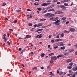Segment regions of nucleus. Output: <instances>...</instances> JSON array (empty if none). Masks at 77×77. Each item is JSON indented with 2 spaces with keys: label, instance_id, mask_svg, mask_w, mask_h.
I'll list each match as a JSON object with an SVG mask.
<instances>
[{
  "label": "nucleus",
  "instance_id": "4d7b16f0",
  "mask_svg": "<svg viewBox=\"0 0 77 77\" xmlns=\"http://www.w3.org/2000/svg\"><path fill=\"white\" fill-rule=\"evenodd\" d=\"M34 26L35 27H37V25L35 24V25H34Z\"/></svg>",
  "mask_w": 77,
  "mask_h": 77
},
{
  "label": "nucleus",
  "instance_id": "c03bdc74",
  "mask_svg": "<svg viewBox=\"0 0 77 77\" xmlns=\"http://www.w3.org/2000/svg\"><path fill=\"white\" fill-rule=\"evenodd\" d=\"M17 12H21V10H18L17 11Z\"/></svg>",
  "mask_w": 77,
  "mask_h": 77
},
{
  "label": "nucleus",
  "instance_id": "72a5a7b5",
  "mask_svg": "<svg viewBox=\"0 0 77 77\" xmlns=\"http://www.w3.org/2000/svg\"><path fill=\"white\" fill-rule=\"evenodd\" d=\"M72 69L73 71H76L75 67H73L72 68Z\"/></svg>",
  "mask_w": 77,
  "mask_h": 77
},
{
  "label": "nucleus",
  "instance_id": "e2e57ef3",
  "mask_svg": "<svg viewBox=\"0 0 77 77\" xmlns=\"http://www.w3.org/2000/svg\"><path fill=\"white\" fill-rule=\"evenodd\" d=\"M57 74H59L60 73H59V71L57 70Z\"/></svg>",
  "mask_w": 77,
  "mask_h": 77
},
{
  "label": "nucleus",
  "instance_id": "bf43d9fd",
  "mask_svg": "<svg viewBox=\"0 0 77 77\" xmlns=\"http://www.w3.org/2000/svg\"><path fill=\"white\" fill-rule=\"evenodd\" d=\"M51 42H54V40H51Z\"/></svg>",
  "mask_w": 77,
  "mask_h": 77
},
{
  "label": "nucleus",
  "instance_id": "9b49d317",
  "mask_svg": "<svg viewBox=\"0 0 77 77\" xmlns=\"http://www.w3.org/2000/svg\"><path fill=\"white\" fill-rule=\"evenodd\" d=\"M67 62H71L72 61V59H69L66 60Z\"/></svg>",
  "mask_w": 77,
  "mask_h": 77
},
{
  "label": "nucleus",
  "instance_id": "37998d69",
  "mask_svg": "<svg viewBox=\"0 0 77 77\" xmlns=\"http://www.w3.org/2000/svg\"><path fill=\"white\" fill-rule=\"evenodd\" d=\"M61 37H63L64 36V33H62L61 35Z\"/></svg>",
  "mask_w": 77,
  "mask_h": 77
},
{
  "label": "nucleus",
  "instance_id": "393cba45",
  "mask_svg": "<svg viewBox=\"0 0 77 77\" xmlns=\"http://www.w3.org/2000/svg\"><path fill=\"white\" fill-rule=\"evenodd\" d=\"M72 74H73V72H72V73L71 74H69L67 75V76H71V75H72Z\"/></svg>",
  "mask_w": 77,
  "mask_h": 77
},
{
  "label": "nucleus",
  "instance_id": "6e6552de",
  "mask_svg": "<svg viewBox=\"0 0 77 77\" xmlns=\"http://www.w3.org/2000/svg\"><path fill=\"white\" fill-rule=\"evenodd\" d=\"M64 45H65V44H63V42H60V45H59V46L60 47H62V46H64Z\"/></svg>",
  "mask_w": 77,
  "mask_h": 77
},
{
  "label": "nucleus",
  "instance_id": "338daca9",
  "mask_svg": "<svg viewBox=\"0 0 77 77\" xmlns=\"http://www.w3.org/2000/svg\"><path fill=\"white\" fill-rule=\"evenodd\" d=\"M53 63V60H51L50 61V63Z\"/></svg>",
  "mask_w": 77,
  "mask_h": 77
},
{
  "label": "nucleus",
  "instance_id": "b1692460",
  "mask_svg": "<svg viewBox=\"0 0 77 77\" xmlns=\"http://www.w3.org/2000/svg\"><path fill=\"white\" fill-rule=\"evenodd\" d=\"M44 56H45V54L43 53L41 54V57H44Z\"/></svg>",
  "mask_w": 77,
  "mask_h": 77
},
{
  "label": "nucleus",
  "instance_id": "1a4fd4ad",
  "mask_svg": "<svg viewBox=\"0 0 77 77\" xmlns=\"http://www.w3.org/2000/svg\"><path fill=\"white\" fill-rule=\"evenodd\" d=\"M41 6H47V3H44L41 4Z\"/></svg>",
  "mask_w": 77,
  "mask_h": 77
},
{
  "label": "nucleus",
  "instance_id": "5701e85b",
  "mask_svg": "<svg viewBox=\"0 0 77 77\" xmlns=\"http://www.w3.org/2000/svg\"><path fill=\"white\" fill-rule=\"evenodd\" d=\"M42 35V34L38 35L36 36L35 37V39H38V38H39V36L40 35Z\"/></svg>",
  "mask_w": 77,
  "mask_h": 77
},
{
  "label": "nucleus",
  "instance_id": "c9c22d12",
  "mask_svg": "<svg viewBox=\"0 0 77 77\" xmlns=\"http://www.w3.org/2000/svg\"><path fill=\"white\" fill-rule=\"evenodd\" d=\"M67 68L68 69H71V68H72V66H69L67 67Z\"/></svg>",
  "mask_w": 77,
  "mask_h": 77
},
{
  "label": "nucleus",
  "instance_id": "603ef678",
  "mask_svg": "<svg viewBox=\"0 0 77 77\" xmlns=\"http://www.w3.org/2000/svg\"><path fill=\"white\" fill-rule=\"evenodd\" d=\"M51 6H52V7H54V6H55V5H54V4H52Z\"/></svg>",
  "mask_w": 77,
  "mask_h": 77
},
{
  "label": "nucleus",
  "instance_id": "69168bd1",
  "mask_svg": "<svg viewBox=\"0 0 77 77\" xmlns=\"http://www.w3.org/2000/svg\"><path fill=\"white\" fill-rule=\"evenodd\" d=\"M47 12V10H46L44 11V13H45Z\"/></svg>",
  "mask_w": 77,
  "mask_h": 77
},
{
  "label": "nucleus",
  "instance_id": "aec40b11",
  "mask_svg": "<svg viewBox=\"0 0 77 77\" xmlns=\"http://www.w3.org/2000/svg\"><path fill=\"white\" fill-rule=\"evenodd\" d=\"M54 53H50L49 54V56L50 57L51 56H54Z\"/></svg>",
  "mask_w": 77,
  "mask_h": 77
},
{
  "label": "nucleus",
  "instance_id": "0e129e2a",
  "mask_svg": "<svg viewBox=\"0 0 77 77\" xmlns=\"http://www.w3.org/2000/svg\"><path fill=\"white\" fill-rule=\"evenodd\" d=\"M51 38V35H50L49 36V38Z\"/></svg>",
  "mask_w": 77,
  "mask_h": 77
},
{
  "label": "nucleus",
  "instance_id": "f03ea898",
  "mask_svg": "<svg viewBox=\"0 0 77 77\" xmlns=\"http://www.w3.org/2000/svg\"><path fill=\"white\" fill-rule=\"evenodd\" d=\"M51 60H54V61H55V60H57V57L56 56L51 57Z\"/></svg>",
  "mask_w": 77,
  "mask_h": 77
},
{
  "label": "nucleus",
  "instance_id": "4be33fe9",
  "mask_svg": "<svg viewBox=\"0 0 77 77\" xmlns=\"http://www.w3.org/2000/svg\"><path fill=\"white\" fill-rule=\"evenodd\" d=\"M3 39H4V41L5 42H6V41H7V39L6 38H5V37L3 38Z\"/></svg>",
  "mask_w": 77,
  "mask_h": 77
},
{
  "label": "nucleus",
  "instance_id": "774afa93",
  "mask_svg": "<svg viewBox=\"0 0 77 77\" xmlns=\"http://www.w3.org/2000/svg\"><path fill=\"white\" fill-rule=\"evenodd\" d=\"M75 55H77V51L75 52Z\"/></svg>",
  "mask_w": 77,
  "mask_h": 77
},
{
  "label": "nucleus",
  "instance_id": "13d9d810",
  "mask_svg": "<svg viewBox=\"0 0 77 77\" xmlns=\"http://www.w3.org/2000/svg\"><path fill=\"white\" fill-rule=\"evenodd\" d=\"M73 12H75V11H76V12H77V11H76V9H75L73 10Z\"/></svg>",
  "mask_w": 77,
  "mask_h": 77
},
{
  "label": "nucleus",
  "instance_id": "58836bf2",
  "mask_svg": "<svg viewBox=\"0 0 77 77\" xmlns=\"http://www.w3.org/2000/svg\"><path fill=\"white\" fill-rule=\"evenodd\" d=\"M64 5L65 6H68V5L67 3H64Z\"/></svg>",
  "mask_w": 77,
  "mask_h": 77
},
{
  "label": "nucleus",
  "instance_id": "7c9ffc66",
  "mask_svg": "<svg viewBox=\"0 0 77 77\" xmlns=\"http://www.w3.org/2000/svg\"><path fill=\"white\" fill-rule=\"evenodd\" d=\"M74 51V49H72V50H70L69 51V52L72 53V52H73V51Z\"/></svg>",
  "mask_w": 77,
  "mask_h": 77
},
{
  "label": "nucleus",
  "instance_id": "f704fd0d",
  "mask_svg": "<svg viewBox=\"0 0 77 77\" xmlns=\"http://www.w3.org/2000/svg\"><path fill=\"white\" fill-rule=\"evenodd\" d=\"M69 65L70 66H72L73 65V63L72 62L70 63L69 64Z\"/></svg>",
  "mask_w": 77,
  "mask_h": 77
},
{
  "label": "nucleus",
  "instance_id": "de8ad7c7",
  "mask_svg": "<svg viewBox=\"0 0 77 77\" xmlns=\"http://www.w3.org/2000/svg\"><path fill=\"white\" fill-rule=\"evenodd\" d=\"M5 5H6V3H4L3 4L2 6H5Z\"/></svg>",
  "mask_w": 77,
  "mask_h": 77
},
{
  "label": "nucleus",
  "instance_id": "5fc2aeb1",
  "mask_svg": "<svg viewBox=\"0 0 77 77\" xmlns=\"http://www.w3.org/2000/svg\"><path fill=\"white\" fill-rule=\"evenodd\" d=\"M67 51H68V50H65L64 53H68L67 52Z\"/></svg>",
  "mask_w": 77,
  "mask_h": 77
},
{
  "label": "nucleus",
  "instance_id": "6e6d98bb",
  "mask_svg": "<svg viewBox=\"0 0 77 77\" xmlns=\"http://www.w3.org/2000/svg\"><path fill=\"white\" fill-rule=\"evenodd\" d=\"M53 3H56V0H54L52 1Z\"/></svg>",
  "mask_w": 77,
  "mask_h": 77
},
{
  "label": "nucleus",
  "instance_id": "a211bd4d",
  "mask_svg": "<svg viewBox=\"0 0 77 77\" xmlns=\"http://www.w3.org/2000/svg\"><path fill=\"white\" fill-rule=\"evenodd\" d=\"M63 56V55H60L57 56V57L58 59L60 57H62Z\"/></svg>",
  "mask_w": 77,
  "mask_h": 77
},
{
  "label": "nucleus",
  "instance_id": "79ce46f5",
  "mask_svg": "<svg viewBox=\"0 0 77 77\" xmlns=\"http://www.w3.org/2000/svg\"><path fill=\"white\" fill-rule=\"evenodd\" d=\"M24 51H25V49H24L22 51L21 53V54H22L23 53V52H24Z\"/></svg>",
  "mask_w": 77,
  "mask_h": 77
},
{
  "label": "nucleus",
  "instance_id": "8fccbe9b",
  "mask_svg": "<svg viewBox=\"0 0 77 77\" xmlns=\"http://www.w3.org/2000/svg\"><path fill=\"white\" fill-rule=\"evenodd\" d=\"M37 69L36 67H34L33 68V69Z\"/></svg>",
  "mask_w": 77,
  "mask_h": 77
},
{
  "label": "nucleus",
  "instance_id": "2eb2a0df",
  "mask_svg": "<svg viewBox=\"0 0 77 77\" xmlns=\"http://www.w3.org/2000/svg\"><path fill=\"white\" fill-rule=\"evenodd\" d=\"M42 23H39L37 25V27H41V26H42Z\"/></svg>",
  "mask_w": 77,
  "mask_h": 77
},
{
  "label": "nucleus",
  "instance_id": "39448f33",
  "mask_svg": "<svg viewBox=\"0 0 77 77\" xmlns=\"http://www.w3.org/2000/svg\"><path fill=\"white\" fill-rule=\"evenodd\" d=\"M66 73H67V72H60L59 73V75H65Z\"/></svg>",
  "mask_w": 77,
  "mask_h": 77
},
{
  "label": "nucleus",
  "instance_id": "864d4df0",
  "mask_svg": "<svg viewBox=\"0 0 77 77\" xmlns=\"http://www.w3.org/2000/svg\"><path fill=\"white\" fill-rule=\"evenodd\" d=\"M6 34H4L3 35V36L4 37V38H5V37H6Z\"/></svg>",
  "mask_w": 77,
  "mask_h": 77
},
{
  "label": "nucleus",
  "instance_id": "9d476101",
  "mask_svg": "<svg viewBox=\"0 0 77 77\" xmlns=\"http://www.w3.org/2000/svg\"><path fill=\"white\" fill-rule=\"evenodd\" d=\"M69 31H70V32H74L75 31V29H74V28H71L69 29Z\"/></svg>",
  "mask_w": 77,
  "mask_h": 77
},
{
  "label": "nucleus",
  "instance_id": "ea45409f",
  "mask_svg": "<svg viewBox=\"0 0 77 77\" xmlns=\"http://www.w3.org/2000/svg\"><path fill=\"white\" fill-rule=\"evenodd\" d=\"M37 9H38V11H41V10H42V9L41 8H37Z\"/></svg>",
  "mask_w": 77,
  "mask_h": 77
},
{
  "label": "nucleus",
  "instance_id": "7ed1b4c3",
  "mask_svg": "<svg viewBox=\"0 0 77 77\" xmlns=\"http://www.w3.org/2000/svg\"><path fill=\"white\" fill-rule=\"evenodd\" d=\"M58 8H61V9H66V7L65 6L63 5H61L59 6Z\"/></svg>",
  "mask_w": 77,
  "mask_h": 77
},
{
  "label": "nucleus",
  "instance_id": "49530a36",
  "mask_svg": "<svg viewBox=\"0 0 77 77\" xmlns=\"http://www.w3.org/2000/svg\"><path fill=\"white\" fill-rule=\"evenodd\" d=\"M42 35H39L38 36V38H42Z\"/></svg>",
  "mask_w": 77,
  "mask_h": 77
},
{
  "label": "nucleus",
  "instance_id": "0eeeda50",
  "mask_svg": "<svg viewBox=\"0 0 77 77\" xmlns=\"http://www.w3.org/2000/svg\"><path fill=\"white\" fill-rule=\"evenodd\" d=\"M69 1H70V0H63L61 1V2L62 3H63L66 2H69Z\"/></svg>",
  "mask_w": 77,
  "mask_h": 77
},
{
  "label": "nucleus",
  "instance_id": "4c0bfd02",
  "mask_svg": "<svg viewBox=\"0 0 77 77\" xmlns=\"http://www.w3.org/2000/svg\"><path fill=\"white\" fill-rule=\"evenodd\" d=\"M64 56H68V54H69V53H64Z\"/></svg>",
  "mask_w": 77,
  "mask_h": 77
},
{
  "label": "nucleus",
  "instance_id": "bb28decb",
  "mask_svg": "<svg viewBox=\"0 0 77 77\" xmlns=\"http://www.w3.org/2000/svg\"><path fill=\"white\" fill-rule=\"evenodd\" d=\"M31 26H32V24L31 23H29L28 24V26L30 27Z\"/></svg>",
  "mask_w": 77,
  "mask_h": 77
},
{
  "label": "nucleus",
  "instance_id": "2f4dec72",
  "mask_svg": "<svg viewBox=\"0 0 77 77\" xmlns=\"http://www.w3.org/2000/svg\"><path fill=\"white\" fill-rule=\"evenodd\" d=\"M47 69H51V68H50V66H48L47 67Z\"/></svg>",
  "mask_w": 77,
  "mask_h": 77
},
{
  "label": "nucleus",
  "instance_id": "a878e982",
  "mask_svg": "<svg viewBox=\"0 0 77 77\" xmlns=\"http://www.w3.org/2000/svg\"><path fill=\"white\" fill-rule=\"evenodd\" d=\"M61 20H66V17H63L62 19Z\"/></svg>",
  "mask_w": 77,
  "mask_h": 77
},
{
  "label": "nucleus",
  "instance_id": "dca6fc26",
  "mask_svg": "<svg viewBox=\"0 0 77 77\" xmlns=\"http://www.w3.org/2000/svg\"><path fill=\"white\" fill-rule=\"evenodd\" d=\"M47 19H42L40 20V21H46Z\"/></svg>",
  "mask_w": 77,
  "mask_h": 77
},
{
  "label": "nucleus",
  "instance_id": "f3484780",
  "mask_svg": "<svg viewBox=\"0 0 77 77\" xmlns=\"http://www.w3.org/2000/svg\"><path fill=\"white\" fill-rule=\"evenodd\" d=\"M50 74H49L50 75H52L53 76H54V73H53L52 72H50Z\"/></svg>",
  "mask_w": 77,
  "mask_h": 77
},
{
  "label": "nucleus",
  "instance_id": "ddd939ff",
  "mask_svg": "<svg viewBox=\"0 0 77 77\" xmlns=\"http://www.w3.org/2000/svg\"><path fill=\"white\" fill-rule=\"evenodd\" d=\"M59 17H55L54 19V20H52L53 21H57V20H58V18Z\"/></svg>",
  "mask_w": 77,
  "mask_h": 77
},
{
  "label": "nucleus",
  "instance_id": "f8f14e48",
  "mask_svg": "<svg viewBox=\"0 0 77 77\" xmlns=\"http://www.w3.org/2000/svg\"><path fill=\"white\" fill-rule=\"evenodd\" d=\"M48 12H50V11H55V9L54 8L49 9L48 11Z\"/></svg>",
  "mask_w": 77,
  "mask_h": 77
},
{
  "label": "nucleus",
  "instance_id": "6ab92c4d",
  "mask_svg": "<svg viewBox=\"0 0 77 77\" xmlns=\"http://www.w3.org/2000/svg\"><path fill=\"white\" fill-rule=\"evenodd\" d=\"M42 30H43V29H38V30L36 31L35 32H39V31H42Z\"/></svg>",
  "mask_w": 77,
  "mask_h": 77
},
{
  "label": "nucleus",
  "instance_id": "c756f323",
  "mask_svg": "<svg viewBox=\"0 0 77 77\" xmlns=\"http://www.w3.org/2000/svg\"><path fill=\"white\" fill-rule=\"evenodd\" d=\"M75 77V74L74 73L72 75V77Z\"/></svg>",
  "mask_w": 77,
  "mask_h": 77
},
{
  "label": "nucleus",
  "instance_id": "423d86ee",
  "mask_svg": "<svg viewBox=\"0 0 77 77\" xmlns=\"http://www.w3.org/2000/svg\"><path fill=\"white\" fill-rule=\"evenodd\" d=\"M62 13H63V12L61 11H59L55 12V14H62Z\"/></svg>",
  "mask_w": 77,
  "mask_h": 77
},
{
  "label": "nucleus",
  "instance_id": "473e14b6",
  "mask_svg": "<svg viewBox=\"0 0 77 77\" xmlns=\"http://www.w3.org/2000/svg\"><path fill=\"white\" fill-rule=\"evenodd\" d=\"M48 27V26H42V28H45L46 27Z\"/></svg>",
  "mask_w": 77,
  "mask_h": 77
},
{
  "label": "nucleus",
  "instance_id": "a18cd8bd",
  "mask_svg": "<svg viewBox=\"0 0 77 77\" xmlns=\"http://www.w3.org/2000/svg\"><path fill=\"white\" fill-rule=\"evenodd\" d=\"M58 48V46H55V47H54V49H56V48Z\"/></svg>",
  "mask_w": 77,
  "mask_h": 77
},
{
  "label": "nucleus",
  "instance_id": "a19ab883",
  "mask_svg": "<svg viewBox=\"0 0 77 77\" xmlns=\"http://www.w3.org/2000/svg\"><path fill=\"white\" fill-rule=\"evenodd\" d=\"M54 17H52V18H50L49 19V20H53L54 19Z\"/></svg>",
  "mask_w": 77,
  "mask_h": 77
},
{
  "label": "nucleus",
  "instance_id": "cd10ccee",
  "mask_svg": "<svg viewBox=\"0 0 77 77\" xmlns=\"http://www.w3.org/2000/svg\"><path fill=\"white\" fill-rule=\"evenodd\" d=\"M60 49L61 50H65V47L63 46V47H61L60 48Z\"/></svg>",
  "mask_w": 77,
  "mask_h": 77
},
{
  "label": "nucleus",
  "instance_id": "f257e3e1",
  "mask_svg": "<svg viewBox=\"0 0 77 77\" xmlns=\"http://www.w3.org/2000/svg\"><path fill=\"white\" fill-rule=\"evenodd\" d=\"M45 16L47 17V16H49V17H53V16H54V14L52 13H48L47 14H45L44 15Z\"/></svg>",
  "mask_w": 77,
  "mask_h": 77
},
{
  "label": "nucleus",
  "instance_id": "4468645a",
  "mask_svg": "<svg viewBox=\"0 0 77 77\" xmlns=\"http://www.w3.org/2000/svg\"><path fill=\"white\" fill-rule=\"evenodd\" d=\"M31 36H30V35H26V37H25V39H27V38H31Z\"/></svg>",
  "mask_w": 77,
  "mask_h": 77
},
{
  "label": "nucleus",
  "instance_id": "052dcab7",
  "mask_svg": "<svg viewBox=\"0 0 77 77\" xmlns=\"http://www.w3.org/2000/svg\"><path fill=\"white\" fill-rule=\"evenodd\" d=\"M69 23V21H67L66 23V24H68Z\"/></svg>",
  "mask_w": 77,
  "mask_h": 77
},
{
  "label": "nucleus",
  "instance_id": "e433bc0d",
  "mask_svg": "<svg viewBox=\"0 0 77 77\" xmlns=\"http://www.w3.org/2000/svg\"><path fill=\"white\" fill-rule=\"evenodd\" d=\"M59 41H62V39H56L55 40V41L56 42Z\"/></svg>",
  "mask_w": 77,
  "mask_h": 77
},
{
  "label": "nucleus",
  "instance_id": "20e7f679",
  "mask_svg": "<svg viewBox=\"0 0 77 77\" xmlns=\"http://www.w3.org/2000/svg\"><path fill=\"white\" fill-rule=\"evenodd\" d=\"M60 22V20H58L57 21H56L54 22V24H55L56 26H59L60 24L58 23H59Z\"/></svg>",
  "mask_w": 77,
  "mask_h": 77
},
{
  "label": "nucleus",
  "instance_id": "3c124183",
  "mask_svg": "<svg viewBox=\"0 0 77 77\" xmlns=\"http://www.w3.org/2000/svg\"><path fill=\"white\" fill-rule=\"evenodd\" d=\"M17 21H18V20H15L14 23H17Z\"/></svg>",
  "mask_w": 77,
  "mask_h": 77
},
{
  "label": "nucleus",
  "instance_id": "412c9836",
  "mask_svg": "<svg viewBox=\"0 0 77 77\" xmlns=\"http://www.w3.org/2000/svg\"><path fill=\"white\" fill-rule=\"evenodd\" d=\"M70 32L68 31H66V30H64V33H69Z\"/></svg>",
  "mask_w": 77,
  "mask_h": 77
},
{
  "label": "nucleus",
  "instance_id": "09e8293b",
  "mask_svg": "<svg viewBox=\"0 0 77 77\" xmlns=\"http://www.w3.org/2000/svg\"><path fill=\"white\" fill-rule=\"evenodd\" d=\"M7 44H8V45H10V42H9L8 41H7Z\"/></svg>",
  "mask_w": 77,
  "mask_h": 77
},
{
  "label": "nucleus",
  "instance_id": "680f3d73",
  "mask_svg": "<svg viewBox=\"0 0 77 77\" xmlns=\"http://www.w3.org/2000/svg\"><path fill=\"white\" fill-rule=\"evenodd\" d=\"M27 11H31V10L29 9H27Z\"/></svg>",
  "mask_w": 77,
  "mask_h": 77
},
{
  "label": "nucleus",
  "instance_id": "c85d7f7f",
  "mask_svg": "<svg viewBox=\"0 0 77 77\" xmlns=\"http://www.w3.org/2000/svg\"><path fill=\"white\" fill-rule=\"evenodd\" d=\"M34 5H35V6H38L39 4H37L36 3H34Z\"/></svg>",
  "mask_w": 77,
  "mask_h": 77
}]
</instances>
